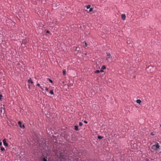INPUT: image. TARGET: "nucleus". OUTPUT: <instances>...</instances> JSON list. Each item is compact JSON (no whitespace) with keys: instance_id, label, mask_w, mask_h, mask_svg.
Listing matches in <instances>:
<instances>
[{"instance_id":"obj_1","label":"nucleus","mask_w":161,"mask_h":161,"mask_svg":"<svg viewBox=\"0 0 161 161\" xmlns=\"http://www.w3.org/2000/svg\"><path fill=\"white\" fill-rule=\"evenodd\" d=\"M160 146L158 143H157L156 145H153L151 147V148L154 150H157L158 149H159Z\"/></svg>"},{"instance_id":"obj_2","label":"nucleus","mask_w":161,"mask_h":161,"mask_svg":"<svg viewBox=\"0 0 161 161\" xmlns=\"http://www.w3.org/2000/svg\"><path fill=\"white\" fill-rule=\"evenodd\" d=\"M3 144L4 145L5 147H8V143H7L6 142V139H4L3 140Z\"/></svg>"},{"instance_id":"obj_3","label":"nucleus","mask_w":161,"mask_h":161,"mask_svg":"<svg viewBox=\"0 0 161 161\" xmlns=\"http://www.w3.org/2000/svg\"><path fill=\"white\" fill-rule=\"evenodd\" d=\"M126 16L125 14H123L121 15V18L123 20H125V19Z\"/></svg>"},{"instance_id":"obj_4","label":"nucleus","mask_w":161,"mask_h":161,"mask_svg":"<svg viewBox=\"0 0 161 161\" xmlns=\"http://www.w3.org/2000/svg\"><path fill=\"white\" fill-rule=\"evenodd\" d=\"M74 49L75 48V49L77 51H79L80 50V48L79 47H74Z\"/></svg>"},{"instance_id":"obj_5","label":"nucleus","mask_w":161,"mask_h":161,"mask_svg":"<svg viewBox=\"0 0 161 161\" xmlns=\"http://www.w3.org/2000/svg\"><path fill=\"white\" fill-rule=\"evenodd\" d=\"M28 81L29 83H31V84H33V82L32 81V79L31 78H30L28 80Z\"/></svg>"},{"instance_id":"obj_6","label":"nucleus","mask_w":161,"mask_h":161,"mask_svg":"<svg viewBox=\"0 0 161 161\" xmlns=\"http://www.w3.org/2000/svg\"><path fill=\"white\" fill-rule=\"evenodd\" d=\"M75 130H79L77 125L75 126Z\"/></svg>"},{"instance_id":"obj_7","label":"nucleus","mask_w":161,"mask_h":161,"mask_svg":"<svg viewBox=\"0 0 161 161\" xmlns=\"http://www.w3.org/2000/svg\"><path fill=\"white\" fill-rule=\"evenodd\" d=\"M136 102L139 104H140L141 102V101L140 99H138L136 100Z\"/></svg>"},{"instance_id":"obj_8","label":"nucleus","mask_w":161,"mask_h":161,"mask_svg":"<svg viewBox=\"0 0 161 161\" xmlns=\"http://www.w3.org/2000/svg\"><path fill=\"white\" fill-rule=\"evenodd\" d=\"M18 124H19V126L21 128L22 127V125H21V124H22V123L21 121H19L18 122Z\"/></svg>"},{"instance_id":"obj_9","label":"nucleus","mask_w":161,"mask_h":161,"mask_svg":"<svg viewBox=\"0 0 161 161\" xmlns=\"http://www.w3.org/2000/svg\"><path fill=\"white\" fill-rule=\"evenodd\" d=\"M36 85L39 87H40V88H41L42 90H43V89L42 88V87L41 86H40V84L39 83H37Z\"/></svg>"},{"instance_id":"obj_10","label":"nucleus","mask_w":161,"mask_h":161,"mask_svg":"<svg viewBox=\"0 0 161 161\" xmlns=\"http://www.w3.org/2000/svg\"><path fill=\"white\" fill-rule=\"evenodd\" d=\"M84 45L83 46L85 47H86L87 46V43L85 41H84Z\"/></svg>"},{"instance_id":"obj_11","label":"nucleus","mask_w":161,"mask_h":161,"mask_svg":"<svg viewBox=\"0 0 161 161\" xmlns=\"http://www.w3.org/2000/svg\"><path fill=\"white\" fill-rule=\"evenodd\" d=\"M106 69V67L104 65H103L101 67L102 69Z\"/></svg>"},{"instance_id":"obj_12","label":"nucleus","mask_w":161,"mask_h":161,"mask_svg":"<svg viewBox=\"0 0 161 161\" xmlns=\"http://www.w3.org/2000/svg\"><path fill=\"white\" fill-rule=\"evenodd\" d=\"M50 93L51 94H54V92H53V90H51L50 91Z\"/></svg>"},{"instance_id":"obj_13","label":"nucleus","mask_w":161,"mask_h":161,"mask_svg":"<svg viewBox=\"0 0 161 161\" xmlns=\"http://www.w3.org/2000/svg\"><path fill=\"white\" fill-rule=\"evenodd\" d=\"M99 139H102L103 137V136H98L97 137Z\"/></svg>"},{"instance_id":"obj_14","label":"nucleus","mask_w":161,"mask_h":161,"mask_svg":"<svg viewBox=\"0 0 161 161\" xmlns=\"http://www.w3.org/2000/svg\"><path fill=\"white\" fill-rule=\"evenodd\" d=\"M100 72V71L99 70H97L94 72L95 74L98 73Z\"/></svg>"},{"instance_id":"obj_15","label":"nucleus","mask_w":161,"mask_h":161,"mask_svg":"<svg viewBox=\"0 0 161 161\" xmlns=\"http://www.w3.org/2000/svg\"><path fill=\"white\" fill-rule=\"evenodd\" d=\"M1 151H3L5 150V149L3 147H1Z\"/></svg>"},{"instance_id":"obj_16","label":"nucleus","mask_w":161,"mask_h":161,"mask_svg":"<svg viewBox=\"0 0 161 161\" xmlns=\"http://www.w3.org/2000/svg\"><path fill=\"white\" fill-rule=\"evenodd\" d=\"M91 5H88L86 6V8L87 9H89L90 8Z\"/></svg>"},{"instance_id":"obj_17","label":"nucleus","mask_w":161,"mask_h":161,"mask_svg":"<svg viewBox=\"0 0 161 161\" xmlns=\"http://www.w3.org/2000/svg\"><path fill=\"white\" fill-rule=\"evenodd\" d=\"M2 113V107L1 106V108H0V113Z\"/></svg>"},{"instance_id":"obj_18","label":"nucleus","mask_w":161,"mask_h":161,"mask_svg":"<svg viewBox=\"0 0 161 161\" xmlns=\"http://www.w3.org/2000/svg\"><path fill=\"white\" fill-rule=\"evenodd\" d=\"M107 56L110 57L111 56V54L109 53H107Z\"/></svg>"},{"instance_id":"obj_19","label":"nucleus","mask_w":161,"mask_h":161,"mask_svg":"<svg viewBox=\"0 0 161 161\" xmlns=\"http://www.w3.org/2000/svg\"><path fill=\"white\" fill-rule=\"evenodd\" d=\"M83 125V124L82 122H80L79 123V125L80 126H82Z\"/></svg>"},{"instance_id":"obj_20","label":"nucleus","mask_w":161,"mask_h":161,"mask_svg":"<svg viewBox=\"0 0 161 161\" xmlns=\"http://www.w3.org/2000/svg\"><path fill=\"white\" fill-rule=\"evenodd\" d=\"M92 10V8H90V9L89 10V12H91Z\"/></svg>"},{"instance_id":"obj_21","label":"nucleus","mask_w":161,"mask_h":161,"mask_svg":"<svg viewBox=\"0 0 161 161\" xmlns=\"http://www.w3.org/2000/svg\"><path fill=\"white\" fill-rule=\"evenodd\" d=\"M63 74L64 75H65L66 74V71L65 70H64L63 71Z\"/></svg>"},{"instance_id":"obj_22","label":"nucleus","mask_w":161,"mask_h":161,"mask_svg":"<svg viewBox=\"0 0 161 161\" xmlns=\"http://www.w3.org/2000/svg\"><path fill=\"white\" fill-rule=\"evenodd\" d=\"M48 80H49L50 81V82L51 83H53V81H52L51 79H49H49H48Z\"/></svg>"},{"instance_id":"obj_23","label":"nucleus","mask_w":161,"mask_h":161,"mask_svg":"<svg viewBox=\"0 0 161 161\" xmlns=\"http://www.w3.org/2000/svg\"><path fill=\"white\" fill-rule=\"evenodd\" d=\"M46 33H49V31H46Z\"/></svg>"},{"instance_id":"obj_24","label":"nucleus","mask_w":161,"mask_h":161,"mask_svg":"<svg viewBox=\"0 0 161 161\" xmlns=\"http://www.w3.org/2000/svg\"><path fill=\"white\" fill-rule=\"evenodd\" d=\"M84 122L85 124H87V122L85 120L84 121Z\"/></svg>"},{"instance_id":"obj_25","label":"nucleus","mask_w":161,"mask_h":161,"mask_svg":"<svg viewBox=\"0 0 161 161\" xmlns=\"http://www.w3.org/2000/svg\"><path fill=\"white\" fill-rule=\"evenodd\" d=\"M2 97V95L1 94H0V99H1Z\"/></svg>"},{"instance_id":"obj_26","label":"nucleus","mask_w":161,"mask_h":161,"mask_svg":"<svg viewBox=\"0 0 161 161\" xmlns=\"http://www.w3.org/2000/svg\"><path fill=\"white\" fill-rule=\"evenodd\" d=\"M46 91H48V88H46L45 89Z\"/></svg>"},{"instance_id":"obj_27","label":"nucleus","mask_w":161,"mask_h":161,"mask_svg":"<svg viewBox=\"0 0 161 161\" xmlns=\"http://www.w3.org/2000/svg\"><path fill=\"white\" fill-rule=\"evenodd\" d=\"M103 69H102L100 70V72H103Z\"/></svg>"},{"instance_id":"obj_28","label":"nucleus","mask_w":161,"mask_h":161,"mask_svg":"<svg viewBox=\"0 0 161 161\" xmlns=\"http://www.w3.org/2000/svg\"><path fill=\"white\" fill-rule=\"evenodd\" d=\"M151 135L152 136H153L154 135V134L153 133H151Z\"/></svg>"},{"instance_id":"obj_29","label":"nucleus","mask_w":161,"mask_h":161,"mask_svg":"<svg viewBox=\"0 0 161 161\" xmlns=\"http://www.w3.org/2000/svg\"><path fill=\"white\" fill-rule=\"evenodd\" d=\"M2 142H0V146H2Z\"/></svg>"},{"instance_id":"obj_30","label":"nucleus","mask_w":161,"mask_h":161,"mask_svg":"<svg viewBox=\"0 0 161 161\" xmlns=\"http://www.w3.org/2000/svg\"><path fill=\"white\" fill-rule=\"evenodd\" d=\"M23 127V128H25V126L24 125H22V127Z\"/></svg>"},{"instance_id":"obj_31","label":"nucleus","mask_w":161,"mask_h":161,"mask_svg":"<svg viewBox=\"0 0 161 161\" xmlns=\"http://www.w3.org/2000/svg\"><path fill=\"white\" fill-rule=\"evenodd\" d=\"M28 88L29 89L30 88V85H29L28 86Z\"/></svg>"},{"instance_id":"obj_32","label":"nucleus","mask_w":161,"mask_h":161,"mask_svg":"<svg viewBox=\"0 0 161 161\" xmlns=\"http://www.w3.org/2000/svg\"><path fill=\"white\" fill-rule=\"evenodd\" d=\"M108 58H109V57H108L107 58V59H108Z\"/></svg>"},{"instance_id":"obj_33","label":"nucleus","mask_w":161,"mask_h":161,"mask_svg":"<svg viewBox=\"0 0 161 161\" xmlns=\"http://www.w3.org/2000/svg\"><path fill=\"white\" fill-rule=\"evenodd\" d=\"M25 41V40L23 41V42H24Z\"/></svg>"}]
</instances>
